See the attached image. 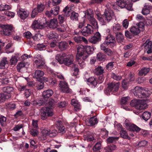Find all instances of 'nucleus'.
<instances>
[{
  "label": "nucleus",
  "mask_w": 152,
  "mask_h": 152,
  "mask_svg": "<svg viewBox=\"0 0 152 152\" xmlns=\"http://www.w3.org/2000/svg\"><path fill=\"white\" fill-rule=\"evenodd\" d=\"M73 56L72 55L66 56L63 64L67 66L70 65V66H75V64L73 63Z\"/></svg>",
  "instance_id": "nucleus-14"
},
{
  "label": "nucleus",
  "mask_w": 152,
  "mask_h": 152,
  "mask_svg": "<svg viewBox=\"0 0 152 152\" xmlns=\"http://www.w3.org/2000/svg\"><path fill=\"white\" fill-rule=\"evenodd\" d=\"M5 107L8 110H13L16 108L15 104L14 103H6L5 104Z\"/></svg>",
  "instance_id": "nucleus-34"
},
{
  "label": "nucleus",
  "mask_w": 152,
  "mask_h": 152,
  "mask_svg": "<svg viewBox=\"0 0 152 152\" xmlns=\"http://www.w3.org/2000/svg\"><path fill=\"white\" fill-rule=\"evenodd\" d=\"M45 64V61L44 58L36 59L34 62V65H36L37 68H39L40 66H44Z\"/></svg>",
  "instance_id": "nucleus-23"
},
{
  "label": "nucleus",
  "mask_w": 152,
  "mask_h": 152,
  "mask_svg": "<svg viewBox=\"0 0 152 152\" xmlns=\"http://www.w3.org/2000/svg\"><path fill=\"white\" fill-rule=\"evenodd\" d=\"M84 12L85 14V15L84 16V17L86 16V14L87 15L88 17H89L90 16L92 17H93V11L91 9H87L86 11H84Z\"/></svg>",
  "instance_id": "nucleus-48"
},
{
  "label": "nucleus",
  "mask_w": 152,
  "mask_h": 152,
  "mask_svg": "<svg viewBox=\"0 0 152 152\" xmlns=\"http://www.w3.org/2000/svg\"><path fill=\"white\" fill-rule=\"evenodd\" d=\"M121 26L118 23H114L112 27L113 32L115 34L118 33V31L121 29Z\"/></svg>",
  "instance_id": "nucleus-31"
},
{
  "label": "nucleus",
  "mask_w": 152,
  "mask_h": 152,
  "mask_svg": "<svg viewBox=\"0 0 152 152\" xmlns=\"http://www.w3.org/2000/svg\"><path fill=\"white\" fill-rule=\"evenodd\" d=\"M94 51L93 47L87 46L85 48L82 45H80L77 48V53L76 56L77 62V66L81 68L85 66V63L84 61Z\"/></svg>",
  "instance_id": "nucleus-1"
},
{
  "label": "nucleus",
  "mask_w": 152,
  "mask_h": 152,
  "mask_svg": "<svg viewBox=\"0 0 152 152\" xmlns=\"http://www.w3.org/2000/svg\"><path fill=\"white\" fill-rule=\"evenodd\" d=\"M9 63V61L7 60V58L5 57H3L1 59L0 62V69H4L7 67Z\"/></svg>",
  "instance_id": "nucleus-20"
},
{
  "label": "nucleus",
  "mask_w": 152,
  "mask_h": 152,
  "mask_svg": "<svg viewBox=\"0 0 152 152\" xmlns=\"http://www.w3.org/2000/svg\"><path fill=\"white\" fill-rule=\"evenodd\" d=\"M126 127L130 131L139 132L141 129L135 125L132 124L130 123H128V121H126L125 124Z\"/></svg>",
  "instance_id": "nucleus-11"
},
{
  "label": "nucleus",
  "mask_w": 152,
  "mask_h": 152,
  "mask_svg": "<svg viewBox=\"0 0 152 152\" xmlns=\"http://www.w3.org/2000/svg\"><path fill=\"white\" fill-rule=\"evenodd\" d=\"M28 86H22V85H19L18 86V90L20 91H26V90H27L28 89Z\"/></svg>",
  "instance_id": "nucleus-60"
},
{
  "label": "nucleus",
  "mask_w": 152,
  "mask_h": 152,
  "mask_svg": "<svg viewBox=\"0 0 152 152\" xmlns=\"http://www.w3.org/2000/svg\"><path fill=\"white\" fill-rule=\"evenodd\" d=\"M106 58V55L101 52L99 53L96 55V58L99 61H104Z\"/></svg>",
  "instance_id": "nucleus-37"
},
{
  "label": "nucleus",
  "mask_w": 152,
  "mask_h": 152,
  "mask_svg": "<svg viewBox=\"0 0 152 152\" xmlns=\"http://www.w3.org/2000/svg\"><path fill=\"white\" fill-rule=\"evenodd\" d=\"M151 116V113L148 111L144 112L142 115V119L145 121H147L149 119Z\"/></svg>",
  "instance_id": "nucleus-38"
},
{
  "label": "nucleus",
  "mask_w": 152,
  "mask_h": 152,
  "mask_svg": "<svg viewBox=\"0 0 152 152\" xmlns=\"http://www.w3.org/2000/svg\"><path fill=\"white\" fill-rule=\"evenodd\" d=\"M150 71V68L148 67H143L142 68L140 71L139 74L140 76L145 75Z\"/></svg>",
  "instance_id": "nucleus-35"
},
{
  "label": "nucleus",
  "mask_w": 152,
  "mask_h": 152,
  "mask_svg": "<svg viewBox=\"0 0 152 152\" xmlns=\"http://www.w3.org/2000/svg\"><path fill=\"white\" fill-rule=\"evenodd\" d=\"M44 75V73L43 71L41 70H37L35 71L34 77L37 79L40 78L42 77Z\"/></svg>",
  "instance_id": "nucleus-39"
},
{
  "label": "nucleus",
  "mask_w": 152,
  "mask_h": 152,
  "mask_svg": "<svg viewBox=\"0 0 152 152\" xmlns=\"http://www.w3.org/2000/svg\"><path fill=\"white\" fill-rule=\"evenodd\" d=\"M80 32L84 36H88L91 34L93 32L92 26L88 24L86 26L80 31Z\"/></svg>",
  "instance_id": "nucleus-8"
},
{
  "label": "nucleus",
  "mask_w": 152,
  "mask_h": 152,
  "mask_svg": "<svg viewBox=\"0 0 152 152\" xmlns=\"http://www.w3.org/2000/svg\"><path fill=\"white\" fill-rule=\"evenodd\" d=\"M101 145L100 141L98 142L95 145L93 148V150L94 151H96L101 149Z\"/></svg>",
  "instance_id": "nucleus-46"
},
{
  "label": "nucleus",
  "mask_w": 152,
  "mask_h": 152,
  "mask_svg": "<svg viewBox=\"0 0 152 152\" xmlns=\"http://www.w3.org/2000/svg\"><path fill=\"white\" fill-rule=\"evenodd\" d=\"M58 86L60 91L63 93H70L72 92V90L69 88L68 83L64 80L60 81Z\"/></svg>",
  "instance_id": "nucleus-7"
},
{
  "label": "nucleus",
  "mask_w": 152,
  "mask_h": 152,
  "mask_svg": "<svg viewBox=\"0 0 152 152\" xmlns=\"http://www.w3.org/2000/svg\"><path fill=\"white\" fill-rule=\"evenodd\" d=\"M116 149V147L115 145L113 144L110 145H108L106 149V152H112V151L115 150Z\"/></svg>",
  "instance_id": "nucleus-44"
},
{
  "label": "nucleus",
  "mask_w": 152,
  "mask_h": 152,
  "mask_svg": "<svg viewBox=\"0 0 152 152\" xmlns=\"http://www.w3.org/2000/svg\"><path fill=\"white\" fill-rule=\"evenodd\" d=\"M79 14L76 12H73L71 13L70 16L71 19L72 20H77L78 19Z\"/></svg>",
  "instance_id": "nucleus-50"
},
{
  "label": "nucleus",
  "mask_w": 152,
  "mask_h": 152,
  "mask_svg": "<svg viewBox=\"0 0 152 152\" xmlns=\"http://www.w3.org/2000/svg\"><path fill=\"white\" fill-rule=\"evenodd\" d=\"M101 40V35L99 32H96L94 36L88 39L89 42L93 44H96Z\"/></svg>",
  "instance_id": "nucleus-13"
},
{
  "label": "nucleus",
  "mask_w": 152,
  "mask_h": 152,
  "mask_svg": "<svg viewBox=\"0 0 152 152\" xmlns=\"http://www.w3.org/2000/svg\"><path fill=\"white\" fill-rule=\"evenodd\" d=\"M59 10V6H57L54 8L53 10H52L51 12H52L53 14V16L56 15H58Z\"/></svg>",
  "instance_id": "nucleus-56"
},
{
  "label": "nucleus",
  "mask_w": 152,
  "mask_h": 152,
  "mask_svg": "<svg viewBox=\"0 0 152 152\" xmlns=\"http://www.w3.org/2000/svg\"><path fill=\"white\" fill-rule=\"evenodd\" d=\"M118 137H109L107 140L108 143H113L118 140Z\"/></svg>",
  "instance_id": "nucleus-53"
},
{
  "label": "nucleus",
  "mask_w": 152,
  "mask_h": 152,
  "mask_svg": "<svg viewBox=\"0 0 152 152\" xmlns=\"http://www.w3.org/2000/svg\"><path fill=\"white\" fill-rule=\"evenodd\" d=\"M0 27L3 30L1 31V34L4 36H9L14 31V27L12 25L0 24Z\"/></svg>",
  "instance_id": "nucleus-4"
},
{
  "label": "nucleus",
  "mask_w": 152,
  "mask_h": 152,
  "mask_svg": "<svg viewBox=\"0 0 152 152\" xmlns=\"http://www.w3.org/2000/svg\"><path fill=\"white\" fill-rule=\"evenodd\" d=\"M46 106L41 109V118L43 120L46 119L47 116H51L53 115L52 109L53 108V103L51 101H48L45 104Z\"/></svg>",
  "instance_id": "nucleus-2"
},
{
  "label": "nucleus",
  "mask_w": 152,
  "mask_h": 152,
  "mask_svg": "<svg viewBox=\"0 0 152 152\" xmlns=\"http://www.w3.org/2000/svg\"><path fill=\"white\" fill-rule=\"evenodd\" d=\"M49 27L53 29L57 28L58 26V21L56 18H54L50 20L48 24Z\"/></svg>",
  "instance_id": "nucleus-18"
},
{
  "label": "nucleus",
  "mask_w": 152,
  "mask_h": 152,
  "mask_svg": "<svg viewBox=\"0 0 152 152\" xmlns=\"http://www.w3.org/2000/svg\"><path fill=\"white\" fill-rule=\"evenodd\" d=\"M13 88L12 87L9 86L4 87L2 89L3 91L7 94V95L11 94L10 93L13 91Z\"/></svg>",
  "instance_id": "nucleus-41"
},
{
  "label": "nucleus",
  "mask_w": 152,
  "mask_h": 152,
  "mask_svg": "<svg viewBox=\"0 0 152 152\" xmlns=\"http://www.w3.org/2000/svg\"><path fill=\"white\" fill-rule=\"evenodd\" d=\"M88 20L89 21V22L92 25L93 28H94L95 29H97L98 28V26L97 24V22L96 20L94 18V17H88Z\"/></svg>",
  "instance_id": "nucleus-24"
},
{
  "label": "nucleus",
  "mask_w": 152,
  "mask_h": 152,
  "mask_svg": "<svg viewBox=\"0 0 152 152\" xmlns=\"http://www.w3.org/2000/svg\"><path fill=\"white\" fill-rule=\"evenodd\" d=\"M42 94L43 97L49 98L53 94V91L49 89L43 91Z\"/></svg>",
  "instance_id": "nucleus-33"
},
{
  "label": "nucleus",
  "mask_w": 152,
  "mask_h": 152,
  "mask_svg": "<svg viewBox=\"0 0 152 152\" xmlns=\"http://www.w3.org/2000/svg\"><path fill=\"white\" fill-rule=\"evenodd\" d=\"M17 14L20 19L24 20L28 16L29 12L26 10L20 8L18 10Z\"/></svg>",
  "instance_id": "nucleus-9"
},
{
  "label": "nucleus",
  "mask_w": 152,
  "mask_h": 152,
  "mask_svg": "<svg viewBox=\"0 0 152 152\" xmlns=\"http://www.w3.org/2000/svg\"><path fill=\"white\" fill-rule=\"evenodd\" d=\"M97 122L98 121L96 117L94 116L89 119L87 124L88 126H93L97 124Z\"/></svg>",
  "instance_id": "nucleus-29"
},
{
  "label": "nucleus",
  "mask_w": 152,
  "mask_h": 152,
  "mask_svg": "<svg viewBox=\"0 0 152 152\" xmlns=\"http://www.w3.org/2000/svg\"><path fill=\"white\" fill-rule=\"evenodd\" d=\"M94 71L96 75H101L104 73V68L101 66H98L96 68Z\"/></svg>",
  "instance_id": "nucleus-26"
},
{
  "label": "nucleus",
  "mask_w": 152,
  "mask_h": 152,
  "mask_svg": "<svg viewBox=\"0 0 152 152\" xmlns=\"http://www.w3.org/2000/svg\"><path fill=\"white\" fill-rule=\"evenodd\" d=\"M103 16L107 22L110 21L115 17L113 12L111 11H105Z\"/></svg>",
  "instance_id": "nucleus-16"
},
{
  "label": "nucleus",
  "mask_w": 152,
  "mask_h": 152,
  "mask_svg": "<svg viewBox=\"0 0 152 152\" xmlns=\"http://www.w3.org/2000/svg\"><path fill=\"white\" fill-rule=\"evenodd\" d=\"M57 133V132L56 130H54L51 132L48 129H43L42 131V135L43 137L44 140L45 139V138L48 135H50V137H52V136H55Z\"/></svg>",
  "instance_id": "nucleus-12"
},
{
  "label": "nucleus",
  "mask_w": 152,
  "mask_h": 152,
  "mask_svg": "<svg viewBox=\"0 0 152 152\" xmlns=\"http://www.w3.org/2000/svg\"><path fill=\"white\" fill-rule=\"evenodd\" d=\"M18 56H13L11 57L10 60L11 65H15L17 63L18 61Z\"/></svg>",
  "instance_id": "nucleus-47"
},
{
  "label": "nucleus",
  "mask_w": 152,
  "mask_h": 152,
  "mask_svg": "<svg viewBox=\"0 0 152 152\" xmlns=\"http://www.w3.org/2000/svg\"><path fill=\"white\" fill-rule=\"evenodd\" d=\"M66 56L65 53H63L61 54H57L56 56V59L60 64H63Z\"/></svg>",
  "instance_id": "nucleus-19"
},
{
  "label": "nucleus",
  "mask_w": 152,
  "mask_h": 152,
  "mask_svg": "<svg viewBox=\"0 0 152 152\" xmlns=\"http://www.w3.org/2000/svg\"><path fill=\"white\" fill-rule=\"evenodd\" d=\"M45 8L43 4H38L37 7L36 8L39 12H42L44 9Z\"/></svg>",
  "instance_id": "nucleus-59"
},
{
  "label": "nucleus",
  "mask_w": 152,
  "mask_h": 152,
  "mask_svg": "<svg viewBox=\"0 0 152 152\" xmlns=\"http://www.w3.org/2000/svg\"><path fill=\"white\" fill-rule=\"evenodd\" d=\"M126 2V6L124 7L126 9L128 10L132 11L133 10L132 8V4L130 1Z\"/></svg>",
  "instance_id": "nucleus-57"
},
{
  "label": "nucleus",
  "mask_w": 152,
  "mask_h": 152,
  "mask_svg": "<svg viewBox=\"0 0 152 152\" xmlns=\"http://www.w3.org/2000/svg\"><path fill=\"white\" fill-rule=\"evenodd\" d=\"M120 135L121 137L127 139L129 140L130 139V137L128 135V134L125 130L122 129L120 132Z\"/></svg>",
  "instance_id": "nucleus-43"
},
{
  "label": "nucleus",
  "mask_w": 152,
  "mask_h": 152,
  "mask_svg": "<svg viewBox=\"0 0 152 152\" xmlns=\"http://www.w3.org/2000/svg\"><path fill=\"white\" fill-rule=\"evenodd\" d=\"M46 46L47 45L45 44H38L37 45V48L39 50H42L45 48Z\"/></svg>",
  "instance_id": "nucleus-49"
},
{
  "label": "nucleus",
  "mask_w": 152,
  "mask_h": 152,
  "mask_svg": "<svg viewBox=\"0 0 152 152\" xmlns=\"http://www.w3.org/2000/svg\"><path fill=\"white\" fill-rule=\"evenodd\" d=\"M58 48L61 51H64L68 48V44L65 42H60L58 43Z\"/></svg>",
  "instance_id": "nucleus-22"
},
{
  "label": "nucleus",
  "mask_w": 152,
  "mask_h": 152,
  "mask_svg": "<svg viewBox=\"0 0 152 152\" xmlns=\"http://www.w3.org/2000/svg\"><path fill=\"white\" fill-rule=\"evenodd\" d=\"M130 31L134 35H137L140 32V29L137 27L132 26L130 28Z\"/></svg>",
  "instance_id": "nucleus-28"
},
{
  "label": "nucleus",
  "mask_w": 152,
  "mask_h": 152,
  "mask_svg": "<svg viewBox=\"0 0 152 152\" xmlns=\"http://www.w3.org/2000/svg\"><path fill=\"white\" fill-rule=\"evenodd\" d=\"M26 64L25 62H21L18 63L17 66V69L19 71H20V69L25 67Z\"/></svg>",
  "instance_id": "nucleus-51"
},
{
  "label": "nucleus",
  "mask_w": 152,
  "mask_h": 152,
  "mask_svg": "<svg viewBox=\"0 0 152 152\" xmlns=\"http://www.w3.org/2000/svg\"><path fill=\"white\" fill-rule=\"evenodd\" d=\"M116 37L117 41L118 42H122L124 39V36L121 32L116 34Z\"/></svg>",
  "instance_id": "nucleus-42"
},
{
  "label": "nucleus",
  "mask_w": 152,
  "mask_h": 152,
  "mask_svg": "<svg viewBox=\"0 0 152 152\" xmlns=\"http://www.w3.org/2000/svg\"><path fill=\"white\" fill-rule=\"evenodd\" d=\"M108 46L101 45L100 48L102 50L104 51V53L110 57L113 56L114 52L110 48L107 47Z\"/></svg>",
  "instance_id": "nucleus-15"
},
{
  "label": "nucleus",
  "mask_w": 152,
  "mask_h": 152,
  "mask_svg": "<svg viewBox=\"0 0 152 152\" xmlns=\"http://www.w3.org/2000/svg\"><path fill=\"white\" fill-rule=\"evenodd\" d=\"M133 93L135 96L140 98H147L149 96L146 89L139 86L135 88Z\"/></svg>",
  "instance_id": "nucleus-3"
},
{
  "label": "nucleus",
  "mask_w": 152,
  "mask_h": 152,
  "mask_svg": "<svg viewBox=\"0 0 152 152\" xmlns=\"http://www.w3.org/2000/svg\"><path fill=\"white\" fill-rule=\"evenodd\" d=\"M97 83L96 78L94 77H90L87 80V84L91 87H95Z\"/></svg>",
  "instance_id": "nucleus-21"
},
{
  "label": "nucleus",
  "mask_w": 152,
  "mask_h": 152,
  "mask_svg": "<svg viewBox=\"0 0 152 152\" xmlns=\"http://www.w3.org/2000/svg\"><path fill=\"white\" fill-rule=\"evenodd\" d=\"M119 83H110L108 84L107 88L104 90V92L107 95H109L113 92H115L118 91V89Z\"/></svg>",
  "instance_id": "nucleus-5"
},
{
  "label": "nucleus",
  "mask_w": 152,
  "mask_h": 152,
  "mask_svg": "<svg viewBox=\"0 0 152 152\" xmlns=\"http://www.w3.org/2000/svg\"><path fill=\"white\" fill-rule=\"evenodd\" d=\"M101 45L109 46L113 48L116 45V42L114 37L112 35H108L105 38L104 42Z\"/></svg>",
  "instance_id": "nucleus-6"
},
{
  "label": "nucleus",
  "mask_w": 152,
  "mask_h": 152,
  "mask_svg": "<svg viewBox=\"0 0 152 152\" xmlns=\"http://www.w3.org/2000/svg\"><path fill=\"white\" fill-rule=\"evenodd\" d=\"M32 27L36 29H42L44 27L43 25L41 24L37 20H35L33 23Z\"/></svg>",
  "instance_id": "nucleus-27"
},
{
  "label": "nucleus",
  "mask_w": 152,
  "mask_h": 152,
  "mask_svg": "<svg viewBox=\"0 0 152 152\" xmlns=\"http://www.w3.org/2000/svg\"><path fill=\"white\" fill-rule=\"evenodd\" d=\"M6 118L3 115L0 116V124L2 126L5 125Z\"/></svg>",
  "instance_id": "nucleus-52"
},
{
  "label": "nucleus",
  "mask_w": 152,
  "mask_h": 152,
  "mask_svg": "<svg viewBox=\"0 0 152 152\" xmlns=\"http://www.w3.org/2000/svg\"><path fill=\"white\" fill-rule=\"evenodd\" d=\"M147 104L145 103L143 100L138 99V103L136 108L137 109L141 110L147 107Z\"/></svg>",
  "instance_id": "nucleus-17"
},
{
  "label": "nucleus",
  "mask_w": 152,
  "mask_h": 152,
  "mask_svg": "<svg viewBox=\"0 0 152 152\" xmlns=\"http://www.w3.org/2000/svg\"><path fill=\"white\" fill-rule=\"evenodd\" d=\"M52 75L55 77H57L58 78L61 80H64V77L63 75L59 73H52Z\"/></svg>",
  "instance_id": "nucleus-54"
},
{
  "label": "nucleus",
  "mask_w": 152,
  "mask_h": 152,
  "mask_svg": "<svg viewBox=\"0 0 152 152\" xmlns=\"http://www.w3.org/2000/svg\"><path fill=\"white\" fill-rule=\"evenodd\" d=\"M152 42L149 39H147L143 44L142 46L144 48V52L148 54H150L152 52Z\"/></svg>",
  "instance_id": "nucleus-10"
},
{
  "label": "nucleus",
  "mask_w": 152,
  "mask_h": 152,
  "mask_svg": "<svg viewBox=\"0 0 152 152\" xmlns=\"http://www.w3.org/2000/svg\"><path fill=\"white\" fill-rule=\"evenodd\" d=\"M33 104L35 106H41L45 104L44 101L42 100H36L32 102Z\"/></svg>",
  "instance_id": "nucleus-40"
},
{
  "label": "nucleus",
  "mask_w": 152,
  "mask_h": 152,
  "mask_svg": "<svg viewBox=\"0 0 152 152\" xmlns=\"http://www.w3.org/2000/svg\"><path fill=\"white\" fill-rule=\"evenodd\" d=\"M127 1H130L128 0ZM126 0H119L117 1L116 4L121 8H123L126 6Z\"/></svg>",
  "instance_id": "nucleus-36"
},
{
  "label": "nucleus",
  "mask_w": 152,
  "mask_h": 152,
  "mask_svg": "<svg viewBox=\"0 0 152 152\" xmlns=\"http://www.w3.org/2000/svg\"><path fill=\"white\" fill-rule=\"evenodd\" d=\"M11 96V94L7 95L6 94L0 93V102H3L5 100H7Z\"/></svg>",
  "instance_id": "nucleus-30"
},
{
  "label": "nucleus",
  "mask_w": 152,
  "mask_h": 152,
  "mask_svg": "<svg viewBox=\"0 0 152 152\" xmlns=\"http://www.w3.org/2000/svg\"><path fill=\"white\" fill-rule=\"evenodd\" d=\"M39 13V11L36 9L35 8L32 11L31 13V17L32 18H34Z\"/></svg>",
  "instance_id": "nucleus-62"
},
{
  "label": "nucleus",
  "mask_w": 152,
  "mask_h": 152,
  "mask_svg": "<svg viewBox=\"0 0 152 152\" xmlns=\"http://www.w3.org/2000/svg\"><path fill=\"white\" fill-rule=\"evenodd\" d=\"M71 8L70 7L68 6L66 7L63 10L64 16L66 17L69 16L71 13Z\"/></svg>",
  "instance_id": "nucleus-32"
},
{
  "label": "nucleus",
  "mask_w": 152,
  "mask_h": 152,
  "mask_svg": "<svg viewBox=\"0 0 152 152\" xmlns=\"http://www.w3.org/2000/svg\"><path fill=\"white\" fill-rule=\"evenodd\" d=\"M57 128L58 130V132L59 133H61V134H63L66 132L65 127L64 126H58Z\"/></svg>",
  "instance_id": "nucleus-63"
},
{
  "label": "nucleus",
  "mask_w": 152,
  "mask_h": 152,
  "mask_svg": "<svg viewBox=\"0 0 152 152\" xmlns=\"http://www.w3.org/2000/svg\"><path fill=\"white\" fill-rule=\"evenodd\" d=\"M11 36L14 40L17 41H20L21 39V34L19 33L13 31L11 34Z\"/></svg>",
  "instance_id": "nucleus-25"
},
{
  "label": "nucleus",
  "mask_w": 152,
  "mask_h": 152,
  "mask_svg": "<svg viewBox=\"0 0 152 152\" xmlns=\"http://www.w3.org/2000/svg\"><path fill=\"white\" fill-rule=\"evenodd\" d=\"M4 14L10 18L14 17L15 15V13L14 12L9 11H5L4 12Z\"/></svg>",
  "instance_id": "nucleus-55"
},
{
  "label": "nucleus",
  "mask_w": 152,
  "mask_h": 152,
  "mask_svg": "<svg viewBox=\"0 0 152 152\" xmlns=\"http://www.w3.org/2000/svg\"><path fill=\"white\" fill-rule=\"evenodd\" d=\"M147 141L145 140H142L139 142L137 144V146L139 147H144L147 146Z\"/></svg>",
  "instance_id": "nucleus-58"
},
{
  "label": "nucleus",
  "mask_w": 152,
  "mask_h": 152,
  "mask_svg": "<svg viewBox=\"0 0 152 152\" xmlns=\"http://www.w3.org/2000/svg\"><path fill=\"white\" fill-rule=\"evenodd\" d=\"M44 87V83H39L36 86L37 89L38 90L42 89Z\"/></svg>",
  "instance_id": "nucleus-61"
},
{
  "label": "nucleus",
  "mask_w": 152,
  "mask_h": 152,
  "mask_svg": "<svg viewBox=\"0 0 152 152\" xmlns=\"http://www.w3.org/2000/svg\"><path fill=\"white\" fill-rule=\"evenodd\" d=\"M94 134L93 133L88 134L87 136H85V139L88 141H92L94 140Z\"/></svg>",
  "instance_id": "nucleus-45"
},
{
  "label": "nucleus",
  "mask_w": 152,
  "mask_h": 152,
  "mask_svg": "<svg viewBox=\"0 0 152 152\" xmlns=\"http://www.w3.org/2000/svg\"><path fill=\"white\" fill-rule=\"evenodd\" d=\"M82 36H77L73 38L74 40L77 43L81 42Z\"/></svg>",
  "instance_id": "nucleus-64"
}]
</instances>
